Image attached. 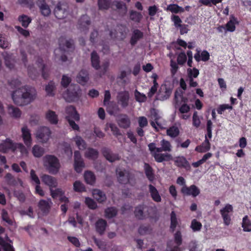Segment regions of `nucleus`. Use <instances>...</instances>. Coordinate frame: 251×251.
Instances as JSON below:
<instances>
[{"label":"nucleus","instance_id":"f257e3e1","mask_svg":"<svg viewBox=\"0 0 251 251\" xmlns=\"http://www.w3.org/2000/svg\"><path fill=\"white\" fill-rule=\"evenodd\" d=\"M11 97L15 104L21 106H25L36 100L37 92L34 87L25 86L14 90L11 94Z\"/></svg>","mask_w":251,"mask_h":251},{"label":"nucleus","instance_id":"f03ea898","mask_svg":"<svg viewBox=\"0 0 251 251\" xmlns=\"http://www.w3.org/2000/svg\"><path fill=\"white\" fill-rule=\"evenodd\" d=\"M161 147L157 148L154 143L148 145V147L151 154L154 158L155 160L157 162H162L173 160V156L170 153H161L162 151H171L172 147L171 143L165 139L160 142Z\"/></svg>","mask_w":251,"mask_h":251},{"label":"nucleus","instance_id":"7ed1b4c3","mask_svg":"<svg viewBox=\"0 0 251 251\" xmlns=\"http://www.w3.org/2000/svg\"><path fill=\"white\" fill-rule=\"evenodd\" d=\"M43 166L50 174L56 175L59 172L61 165L59 159L53 155H46L43 158Z\"/></svg>","mask_w":251,"mask_h":251},{"label":"nucleus","instance_id":"20e7f679","mask_svg":"<svg viewBox=\"0 0 251 251\" xmlns=\"http://www.w3.org/2000/svg\"><path fill=\"white\" fill-rule=\"evenodd\" d=\"M73 47V43L64 38H60L59 39V48L54 50V54L56 59L65 62L67 58L66 56L64 54L65 52L68 51Z\"/></svg>","mask_w":251,"mask_h":251},{"label":"nucleus","instance_id":"39448f33","mask_svg":"<svg viewBox=\"0 0 251 251\" xmlns=\"http://www.w3.org/2000/svg\"><path fill=\"white\" fill-rule=\"evenodd\" d=\"M81 91L77 85H71L63 96L69 102L75 101L81 96Z\"/></svg>","mask_w":251,"mask_h":251},{"label":"nucleus","instance_id":"423d86ee","mask_svg":"<svg viewBox=\"0 0 251 251\" xmlns=\"http://www.w3.org/2000/svg\"><path fill=\"white\" fill-rule=\"evenodd\" d=\"M52 132L48 126L39 127L35 133V137L39 142L44 144L47 143L51 137Z\"/></svg>","mask_w":251,"mask_h":251},{"label":"nucleus","instance_id":"0eeeda50","mask_svg":"<svg viewBox=\"0 0 251 251\" xmlns=\"http://www.w3.org/2000/svg\"><path fill=\"white\" fill-rule=\"evenodd\" d=\"M44 69L45 66L43 63V60L40 59L38 61V68H35L33 67H29L28 68V75L30 77L34 79L36 75L38 74L39 72H42L43 77L46 79L48 77V75L45 73Z\"/></svg>","mask_w":251,"mask_h":251},{"label":"nucleus","instance_id":"6e6552de","mask_svg":"<svg viewBox=\"0 0 251 251\" xmlns=\"http://www.w3.org/2000/svg\"><path fill=\"white\" fill-rule=\"evenodd\" d=\"M117 103L123 108H126L128 105L129 94L127 91H122L117 94L116 97Z\"/></svg>","mask_w":251,"mask_h":251},{"label":"nucleus","instance_id":"1a4fd4ad","mask_svg":"<svg viewBox=\"0 0 251 251\" xmlns=\"http://www.w3.org/2000/svg\"><path fill=\"white\" fill-rule=\"evenodd\" d=\"M172 89L166 85H162L157 95V99L164 101L167 100L172 94Z\"/></svg>","mask_w":251,"mask_h":251},{"label":"nucleus","instance_id":"9d476101","mask_svg":"<svg viewBox=\"0 0 251 251\" xmlns=\"http://www.w3.org/2000/svg\"><path fill=\"white\" fill-rule=\"evenodd\" d=\"M181 193L185 196H191L196 197L200 194V189L195 185L190 186H183L181 189Z\"/></svg>","mask_w":251,"mask_h":251},{"label":"nucleus","instance_id":"9b49d317","mask_svg":"<svg viewBox=\"0 0 251 251\" xmlns=\"http://www.w3.org/2000/svg\"><path fill=\"white\" fill-rule=\"evenodd\" d=\"M85 167V164L81 157L80 153L78 151L74 152V168L75 171L80 173L82 169Z\"/></svg>","mask_w":251,"mask_h":251},{"label":"nucleus","instance_id":"f8f14e48","mask_svg":"<svg viewBox=\"0 0 251 251\" xmlns=\"http://www.w3.org/2000/svg\"><path fill=\"white\" fill-rule=\"evenodd\" d=\"M233 211V207L231 205L227 204L224 208L220 210L221 214L224 220V224L228 226L230 224L231 218L229 213Z\"/></svg>","mask_w":251,"mask_h":251},{"label":"nucleus","instance_id":"ddd939ff","mask_svg":"<svg viewBox=\"0 0 251 251\" xmlns=\"http://www.w3.org/2000/svg\"><path fill=\"white\" fill-rule=\"evenodd\" d=\"M41 179L45 185L49 187L50 190L57 186V180L52 176L44 174L41 176Z\"/></svg>","mask_w":251,"mask_h":251},{"label":"nucleus","instance_id":"4468645a","mask_svg":"<svg viewBox=\"0 0 251 251\" xmlns=\"http://www.w3.org/2000/svg\"><path fill=\"white\" fill-rule=\"evenodd\" d=\"M54 13L57 18L62 19L67 17L69 12L65 5L58 2L54 8Z\"/></svg>","mask_w":251,"mask_h":251},{"label":"nucleus","instance_id":"2eb2a0df","mask_svg":"<svg viewBox=\"0 0 251 251\" xmlns=\"http://www.w3.org/2000/svg\"><path fill=\"white\" fill-rule=\"evenodd\" d=\"M21 131L25 144L28 147L30 146L32 143V139L30 130L27 126H25L22 128Z\"/></svg>","mask_w":251,"mask_h":251},{"label":"nucleus","instance_id":"dca6fc26","mask_svg":"<svg viewBox=\"0 0 251 251\" xmlns=\"http://www.w3.org/2000/svg\"><path fill=\"white\" fill-rule=\"evenodd\" d=\"M102 152L104 157L110 162H114L120 159L118 154L113 153L108 149L103 148Z\"/></svg>","mask_w":251,"mask_h":251},{"label":"nucleus","instance_id":"f3484780","mask_svg":"<svg viewBox=\"0 0 251 251\" xmlns=\"http://www.w3.org/2000/svg\"><path fill=\"white\" fill-rule=\"evenodd\" d=\"M14 146L15 144L9 139H7L0 143V151L5 153L9 150L14 151Z\"/></svg>","mask_w":251,"mask_h":251},{"label":"nucleus","instance_id":"a211bd4d","mask_svg":"<svg viewBox=\"0 0 251 251\" xmlns=\"http://www.w3.org/2000/svg\"><path fill=\"white\" fill-rule=\"evenodd\" d=\"M38 6L42 15L45 17H48L50 15L51 9L49 5L46 3V0H40Z\"/></svg>","mask_w":251,"mask_h":251},{"label":"nucleus","instance_id":"6ab92c4d","mask_svg":"<svg viewBox=\"0 0 251 251\" xmlns=\"http://www.w3.org/2000/svg\"><path fill=\"white\" fill-rule=\"evenodd\" d=\"M118 124L121 127L126 129L130 126V120L126 115H121L118 118Z\"/></svg>","mask_w":251,"mask_h":251},{"label":"nucleus","instance_id":"aec40b11","mask_svg":"<svg viewBox=\"0 0 251 251\" xmlns=\"http://www.w3.org/2000/svg\"><path fill=\"white\" fill-rule=\"evenodd\" d=\"M116 173L118 181L120 183L126 184L129 180V174L125 170H121L119 169L116 170Z\"/></svg>","mask_w":251,"mask_h":251},{"label":"nucleus","instance_id":"412c9836","mask_svg":"<svg viewBox=\"0 0 251 251\" xmlns=\"http://www.w3.org/2000/svg\"><path fill=\"white\" fill-rule=\"evenodd\" d=\"M45 118L50 124L56 125L58 122L57 115L53 111L49 110L45 113Z\"/></svg>","mask_w":251,"mask_h":251},{"label":"nucleus","instance_id":"4be33fe9","mask_svg":"<svg viewBox=\"0 0 251 251\" xmlns=\"http://www.w3.org/2000/svg\"><path fill=\"white\" fill-rule=\"evenodd\" d=\"M76 81L82 85H85L89 80V77L87 71L82 70L76 76Z\"/></svg>","mask_w":251,"mask_h":251},{"label":"nucleus","instance_id":"5701e85b","mask_svg":"<svg viewBox=\"0 0 251 251\" xmlns=\"http://www.w3.org/2000/svg\"><path fill=\"white\" fill-rule=\"evenodd\" d=\"M107 226V222L105 220L102 219H100L96 223L95 227L96 230L100 234H103Z\"/></svg>","mask_w":251,"mask_h":251},{"label":"nucleus","instance_id":"b1692460","mask_svg":"<svg viewBox=\"0 0 251 251\" xmlns=\"http://www.w3.org/2000/svg\"><path fill=\"white\" fill-rule=\"evenodd\" d=\"M143 37V33L139 29H134L132 31L130 43L133 46L135 45L137 42L142 39Z\"/></svg>","mask_w":251,"mask_h":251},{"label":"nucleus","instance_id":"393cba45","mask_svg":"<svg viewBox=\"0 0 251 251\" xmlns=\"http://www.w3.org/2000/svg\"><path fill=\"white\" fill-rule=\"evenodd\" d=\"M66 111L67 114L68 115L67 116L68 120L69 119H71V118L74 119L76 121H78L79 120V116L74 106H69L67 107L66 108Z\"/></svg>","mask_w":251,"mask_h":251},{"label":"nucleus","instance_id":"a878e982","mask_svg":"<svg viewBox=\"0 0 251 251\" xmlns=\"http://www.w3.org/2000/svg\"><path fill=\"white\" fill-rule=\"evenodd\" d=\"M151 118L152 119L154 120V122L152 121L151 123V124L152 127L156 128V124L159 126H161V125L159 123V120L161 119V117L156 110L153 109L151 110Z\"/></svg>","mask_w":251,"mask_h":251},{"label":"nucleus","instance_id":"bb28decb","mask_svg":"<svg viewBox=\"0 0 251 251\" xmlns=\"http://www.w3.org/2000/svg\"><path fill=\"white\" fill-rule=\"evenodd\" d=\"M175 164L178 167L186 169L190 168V165L186 159L183 156H178L174 159Z\"/></svg>","mask_w":251,"mask_h":251},{"label":"nucleus","instance_id":"cd10ccee","mask_svg":"<svg viewBox=\"0 0 251 251\" xmlns=\"http://www.w3.org/2000/svg\"><path fill=\"white\" fill-rule=\"evenodd\" d=\"M91 64L93 68L98 70L100 68V57L98 53L93 51L91 54Z\"/></svg>","mask_w":251,"mask_h":251},{"label":"nucleus","instance_id":"c85d7f7f","mask_svg":"<svg viewBox=\"0 0 251 251\" xmlns=\"http://www.w3.org/2000/svg\"><path fill=\"white\" fill-rule=\"evenodd\" d=\"M149 188L152 199L155 202H160L161 198L156 188L152 185H149Z\"/></svg>","mask_w":251,"mask_h":251},{"label":"nucleus","instance_id":"c756f323","mask_svg":"<svg viewBox=\"0 0 251 251\" xmlns=\"http://www.w3.org/2000/svg\"><path fill=\"white\" fill-rule=\"evenodd\" d=\"M2 55L4 59L5 64L6 67L9 69L14 68L15 61L12 54H9L7 52H4Z\"/></svg>","mask_w":251,"mask_h":251},{"label":"nucleus","instance_id":"7c9ffc66","mask_svg":"<svg viewBox=\"0 0 251 251\" xmlns=\"http://www.w3.org/2000/svg\"><path fill=\"white\" fill-rule=\"evenodd\" d=\"M99 152L98 151L93 148H88L85 152L84 156L85 157L92 159L95 160L98 157Z\"/></svg>","mask_w":251,"mask_h":251},{"label":"nucleus","instance_id":"2f4dec72","mask_svg":"<svg viewBox=\"0 0 251 251\" xmlns=\"http://www.w3.org/2000/svg\"><path fill=\"white\" fill-rule=\"evenodd\" d=\"M113 5H114L116 9L119 10V12L122 15H125L127 11V8L126 4L122 1H115L113 2Z\"/></svg>","mask_w":251,"mask_h":251},{"label":"nucleus","instance_id":"473e14b6","mask_svg":"<svg viewBox=\"0 0 251 251\" xmlns=\"http://www.w3.org/2000/svg\"><path fill=\"white\" fill-rule=\"evenodd\" d=\"M32 153L35 157L40 158L45 153V149L38 145H35L32 147Z\"/></svg>","mask_w":251,"mask_h":251},{"label":"nucleus","instance_id":"72a5a7b5","mask_svg":"<svg viewBox=\"0 0 251 251\" xmlns=\"http://www.w3.org/2000/svg\"><path fill=\"white\" fill-rule=\"evenodd\" d=\"M51 204L52 202L50 200H48V201L41 200L39 202L38 206L42 211L47 212L50 209Z\"/></svg>","mask_w":251,"mask_h":251},{"label":"nucleus","instance_id":"f704fd0d","mask_svg":"<svg viewBox=\"0 0 251 251\" xmlns=\"http://www.w3.org/2000/svg\"><path fill=\"white\" fill-rule=\"evenodd\" d=\"M210 144L207 139V136L205 135L204 141L201 146L197 147L195 150L200 152H204L210 150Z\"/></svg>","mask_w":251,"mask_h":251},{"label":"nucleus","instance_id":"c9c22d12","mask_svg":"<svg viewBox=\"0 0 251 251\" xmlns=\"http://www.w3.org/2000/svg\"><path fill=\"white\" fill-rule=\"evenodd\" d=\"M84 177L86 182L90 185H93L96 181V177L94 173L91 171H85Z\"/></svg>","mask_w":251,"mask_h":251},{"label":"nucleus","instance_id":"e433bc0d","mask_svg":"<svg viewBox=\"0 0 251 251\" xmlns=\"http://www.w3.org/2000/svg\"><path fill=\"white\" fill-rule=\"evenodd\" d=\"M92 194L93 197L99 202H102L106 200L105 194L99 189L94 190Z\"/></svg>","mask_w":251,"mask_h":251},{"label":"nucleus","instance_id":"4c0bfd02","mask_svg":"<svg viewBox=\"0 0 251 251\" xmlns=\"http://www.w3.org/2000/svg\"><path fill=\"white\" fill-rule=\"evenodd\" d=\"M8 112L11 117L15 118H19L21 115V110L18 108L15 107L13 105L8 106Z\"/></svg>","mask_w":251,"mask_h":251},{"label":"nucleus","instance_id":"58836bf2","mask_svg":"<svg viewBox=\"0 0 251 251\" xmlns=\"http://www.w3.org/2000/svg\"><path fill=\"white\" fill-rule=\"evenodd\" d=\"M166 10L171 11L173 13L177 14L183 12L184 11V9L182 7L178 6L176 4H171L168 5Z\"/></svg>","mask_w":251,"mask_h":251},{"label":"nucleus","instance_id":"ea45409f","mask_svg":"<svg viewBox=\"0 0 251 251\" xmlns=\"http://www.w3.org/2000/svg\"><path fill=\"white\" fill-rule=\"evenodd\" d=\"M73 140L79 150H83L86 149V144L81 137L76 136Z\"/></svg>","mask_w":251,"mask_h":251},{"label":"nucleus","instance_id":"a19ab883","mask_svg":"<svg viewBox=\"0 0 251 251\" xmlns=\"http://www.w3.org/2000/svg\"><path fill=\"white\" fill-rule=\"evenodd\" d=\"M129 18L132 21L136 23H139L142 19L143 16L140 13L131 10L130 11Z\"/></svg>","mask_w":251,"mask_h":251},{"label":"nucleus","instance_id":"79ce46f5","mask_svg":"<svg viewBox=\"0 0 251 251\" xmlns=\"http://www.w3.org/2000/svg\"><path fill=\"white\" fill-rule=\"evenodd\" d=\"M117 214L116 208L113 207H108L104 211V216L106 218L110 219L115 217Z\"/></svg>","mask_w":251,"mask_h":251},{"label":"nucleus","instance_id":"37998d69","mask_svg":"<svg viewBox=\"0 0 251 251\" xmlns=\"http://www.w3.org/2000/svg\"><path fill=\"white\" fill-rule=\"evenodd\" d=\"M144 169L147 177L150 181H152L154 179V176L152 168L149 164L145 163Z\"/></svg>","mask_w":251,"mask_h":251},{"label":"nucleus","instance_id":"c03bdc74","mask_svg":"<svg viewBox=\"0 0 251 251\" xmlns=\"http://www.w3.org/2000/svg\"><path fill=\"white\" fill-rule=\"evenodd\" d=\"M55 84L52 81H50L45 87V91L47 95L50 96H53L54 95Z\"/></svg>","mask_w":251,"mask_h":251},{"label":"nucleus","instance_id":"a18cd8bd","mask_svg":"<svg viewBox=\"0 0 251 251\" xmlns=\"http://www.w3.org/2000/svg\"><path fill=\"white\" fill-rule=\"evenodd\" d=\"M19 21L23 26L26 28L31 22V19L26 15H23L19 17Z\"/></svg>","mask_w":251,"mask_h":251},{"label":"nucleus","instance_id":"49530a36","mask_svg":"<svg viewBox=\"0 0 251 251\" xmlns=\"http://www.w3.org/2000/svg\"><path fill=\"white\" fill-rule=\"evenodd\" d=\"M1 250L4 251H14L12 246L10 243L5 242L0 237V251Z\"/></svg>","mask_w":251,"mask_h":251},{"label":"nucleus","instance_id":"de8ad7c7","mask_svg":"<svg viewBox=\"0 0 251 251\" xmlns=\"http://www.w3.org/2000/svg\"><path fill=\"white\" fill-rule=\"evenodd\" d=\"M179 130L176 126H172L167 130V134L168 136L174 138L178 135Z\"/></svg>","mask_w":251,"mask_h":251},{"label":"nucleus","instance_id":"09e8293b","mask_svg":"<svg viewBox=\"0 0 251 251\" xmlns=\"http://www.w3.org/2000/svg\"><path fill=\"white\" fill-rule=\"evenodd\" d=\"M73 189L75 192H77L85 191V187L84 184L79 180H76L74 183Z\"/></svg>","mask_w":251,"mask_h":251},{"label":"nucleus","instance_id":"8fccbe9b","mask_svg":"<svg viewBox=\"0 0 251 251\" xmlns=\"http://www.w3.org/2000/svg\"><path fill=\"white\" fill-rule=\"evenodd\" d=\"M146 208L144 205L137 206L135 209V215L138 219H142L144 217V211Z\"/></svg>","mask_w":251,"mask_h":251},{"label":"nucleus","instance_id":"3c124183","mask_svg":"<svg viewBox=\"0 0 251 251\" xmlns=\"http://www.w3.org/2000/svg\"><path fill=\"white\" fill-rule=\"evenodd\" d=\"M98 3L100 10H107L111 5L110 0H98Z\"/></svg>","mask_w":251,"mask_h":251},{"label":"nucleus","instance_id":"603ef678","mask_svg":"<svg viewBox=\"0 0 251 251\" xmlns=\"http://www.w3.org/2000/svg\"><path fill=\"white\" fill-rule=\"evenodd\" d=\"M242 226L244 231L249 232L251 231V223L247 216L243 218Z\"/></svg>","mask_w":251,"mask_h":251},{"label":"nucleus","instance_id":"864d4df0","mask_svg":"<svg viewBox=\"0 0 251 251\" xmlns=\"http://www.w3.org/2000/svg\"><path fill=\"white\" fill-rule=\"evenodd\" d=\"M134 96L136 101L139 102H144L147 100L146 96L143 93H141L137 90L134 91Z\"/></svg>","mask_w":251,"mask_h":251},{"label":"nucleus","instance_id":"5fc2aeb1","mask_svg":"<svg viewBox=\"0 0 251 251\" xmlns=\"http://www.w3.org/2000/svg\"><path fill=\"white\" fill-rule=\"evenodd\" d=\"M178 224L176 216L174 211H172L171 213V226L170 227L174 231Z\"/></svg>","mask_w":251,"mask_h":251},{"label":"nucleus","instance_id":"6e6d98bb","mask_svg":"<svg viewBox=\"0 0 251 251\" xmlns=\"http://www.w3.org/2000/svg\"><path fill=\"white\" fill-rule=\"evenodd\" d=\"M50 194L53 198L60 197L65 194V192L61 188H57L55 190L52 189L50 190Z\"/></svg>","mask_w":251,"mask_h":251},{"label":"nucleus","instance_id":"4d7b16f0","mask_svg":"<svg viewBox=\"0 0 251 251\" xmlns=\"http://www.w3.org/2000/svg\"><path fill=\"white\" fill-rule=\"evenodd\" d=\"M226 31L233 32L235 29V19L234 18L230 19L226 25Z\"/></svg>","mask_w":251,"mask_h":251},{"label":"nucleus","instance_id":"13d9d810","mask_svg":"<svg viewBox=\"0 0 251 251\" xmlns=\"http://www.w3.org/2000/svg\"><path fill=\"white\" fill-rule=\"evenodd\" d=\"M187 74L188 78H196L199 74V71L195 68L193 69H188L187 70Z\"/></svg>","mask_w":251,"mask_h":251},{"label":"nucleus","instance_id":"bf43d9fd","mask_svg":"<svg viewBox=\"0 0 251 251\" xmlns=\"http://www.w3.org/2000/svg\"><path fill=\"white\" fill-rule=\"evenodd\" d=\"M201 227V224L200 222L197 221L196 219H194L192 221L191 227L194 231L200 230Z\"/></svg>","mask_w":251,"mask_h":251},{"label":"nucleus","instance_id":"052dcab7","mask_svg":"<svg viewBox=\"0 0 251 251\" xmlns=\"http://www.w3.org/2000/svg\"><path fill=\"white\" fill-rule=\"evenodd\" d=\"M5 180L7 183L11 185H17V182L16 178H15L10 173H7L5 176Z\"/></svg>","mask_w":251,"mask_h":251},{"label":"nucleus","instance_id":"680f3d73","mask_svg":"<svg viewBox=\"0 0 251 251\" xmlns=\"http://www.w3.org/2000/svg\"><path fill=\"white\" fill-rule=\"evenodd\" d=\"M187 60V57L184 52L180 53L177 58V64L180 65H183L185 63Z\"/></svg>","mask_w":251,"mask_h":251},{"label":"nucleus","instance_id":"e2e57ef3","mask_svg":"<svg viewBox=\"0 0 251 251\" xmlns=\"http://www.w3.org/2000/svg\"><path fill=\"white\" fill-rule=\"evenodd\" d=\"M85 202L90 209H95L97 207V204L96 202L90 198H86Z\"/></svg>","mask_w":251,"mask_h":251},{"label":"nucleus","instance_id":"0e129e2a","mask_svg":"<svg viewBox=\"0 0 251 251\" xmlns=\"http://www.w3.org/2000/svg\"><path fill=\"white\" fill-rule=\"evenodd\" d=\"M171 20L174 22V25L176 28H178L182 24V20L178 16L173 15L171 17Z\"/></svg>","mask_w":251,"mask_h":251},{"label":"nucleus","instance_id":"69168bd1","mask_svg":"<svg viewBox=\"0 0 251 251\" xmlns=\"http://www.w3.org/2000/svg\"><path fill=\"white\" fill-rule=\"evenodd\" d=\"M1 217L2 220L6 222L8 225H12L13 222L9 218L7 212L5 210L3 209L2 210Z\"/></svg>","mask_w":251,"mask_h":251},{"label":"nucleus","instance_id":"338daca9","mask_svg":"<svg viewBox=\"0 0 251 251\" xmlns=\"http://www.w3.org/2000/svg\"><path fill=\"white\" fill-rule=\"evenodd\" d=\"M17 150H18L23 154H26L27 152L25 147L21 143L15 144L14 151Z\"/></svg>","mask_w":251,"mask_h":251},{"label":"nucleus","instance_id":"774afa93","mask_svg":"<svg viewBox=\"0 0 251 251\" xmlns=\"http://www.w3.org/2000/svg\"><path fill=\"white\" fill-rule=\"evenodd\" d=\"M201 125V121L198 115L197 112H195L193 115V125L196 127H198Z\"/></svg>","mask_w":251,"mask_h":251}]
</instances>
